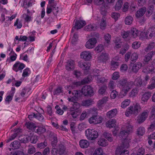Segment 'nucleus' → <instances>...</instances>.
<instances>
[{"label": "nucleus", "mask_w": 155, "mask_h": 155, "mask_svg": "<svg viewBox=\"0 0 155 155\" xmlns=\"http://www.w3.org/2000/svg\"><path fill=\"white\" fill-rule=\"evenodd\" d=\"M65 150L64 147L62 145H60L57 150L58 153L60 155L64 154Z\"/></svg>", "instance_id": "obj_36"}, {"label": "nucleus", "mask_w": 155, "mask_h": 155, "mask_svg": "<svg viewBox=\"0 0 155 155\" xmlns=\"http://www.w3.org/2000/svg\"><path fill=\"white\" fill-rule=\"evenodd\" d=\"M141 110V108L139 104L137 103L134 107L130 106L126 110L125 115L129 116L133 114L137 115Z\"/></svg>", "instance_id": "obj_2"}, {"label": "nucleus", "mask_w": 155, "mask_h": 155, "mask_svg": "<svg viewBox=\"0 0 155 155\" xmlns=\"http://www.w3.org/2000/svg\"><path fill=\"white\" fill-rule=\"evenodd\" d=\"M137 132L139 136H142L145 132V128L143 127H140L137 129Z\"/></svg>", "instance_id": "obj_34"}, {"label": "nucleus", "mask_w": 155, "mask_h": 155, "mask_svg": "<svg viewBox=\"0 0 155 155\" xmlns=\"http://www.w3.org/2000/svg\"><path fill=\"white\" fill-rule=\"evenodd\" d=\"M89 143L86 140H82L79 142V145L82 148H87L89 145Z\"/></svg>", "instance_id": "obj_25"}, {"label": "nucleus", "mask_w": 155, "mask_h": 155, "mask_svg": "<svg viewBox=\"0 0 155 155\" xmlns=\"http://www.w3.org/2000/svg\"><path fill=\"white\" fill-rule=\"evenodd\" d=\"M107 88V87L106 86H102L98 91L99 93L101 94H103L105 92Z\"/></svg>", "instance_id": "obj_58"}, {"label": "nucleus", "mask_w": 155, "mask_h": 155, "mask_svg": "<svg viewBox=\"0 0 155 155\" xmlns=\"http://www.w3.org/2000/svg\"><path fill=\"white\" fill-rule=\"evenodd\" d=\"M116 84L115 82L112 81H110L109 83L108 87L109 89H114L115 87Z\"/></svg>", "instance_id": "obj_60"}, {"label": "nucleus", "mask_w": 155, "mask_h": 155, "mask_svg": "<svg viewBox=\"0 0 155 155\" xmlns=\"http://www.w3.org/2000/svg\"><path fill=\"white\" fill-rule=\"evenodd\" d=\"M81 56L82 58L84 59L85 61H89L91 58V53L87 51L82 52L81 54Z\"/></svg>", "instance_id": "obj_11"}, {"label": "nucleus", "mask_w": 155, "mask_h": 155, "mask_svg": "<svg viewBox=\"0 0 155 155\" xmlns=\"http://www.w3.org/2000/svg\"><path fill=\"white\" fill-rule=\"evenodd\" d=\"M129 133L127 130H123L120 132V136L122 137L123 140H125L126 139Z\"/></svg>", "instance_id": "obj_37"}, {"label": "nucleus", "mask_w": 155, "mask_h": 155, "mask_svg": "<svg viewBox=\"0 0 155 155\" xmlns=\"http://www.w3.org/2000/svg\"><path fill=\"white\" fill-rule=\"evenodd\" d=\"M130 36L134 38H136L138 35V31L135 28L132 29L130 32Z\"/></svg>", "instance_id": "obj_28"}, {"label": "nucleus", "mask_w": 155, "mask_h": 155, "mask_svg": "<svg viewBox=\"0 0 155 155\" xmlns=\"http://www.w3.org/2000/svg\"><path fill=\"white\" fill-rule=\"evenodd\" d=\"M129 145L128 143L126 142L125 141L123 143V145L120 147L117 150H118L120 153V155H129V151L127 150H121V148L123 147L124 148H126L128 147Z\"/></svg>", "instance_id": "obj_7"}, {"label": "nucleus", "mask_w": 155, "mask_h": 155, "mask_svg": "<svg viewBox=\"0 0 155 155\" xmlns=\"http://www.w3.org/2000/svg\"><path fill=\"white\" fill-rule=\"evenodd\" d=\"M151 124L148 127V130L149 131H152L155 130V120H152Z\"/></svg>", "instance_id": "obj_51"}, {"label": "nucleus", "mask_w": 155, "mask_h": 155, "mask_svg": "<svg viewBox=\"0 0 155 155\" xmlns=\"http://www.w3.org/2000/svg\"><path fill=\"white\" fill-rule=\"evenodd\" d=\"M103 118L102 117L97 115V114L93 115L89 118V123L92 124H97L102 123Z\"/></svg>", "instance_id": "obj_4"}, {"label": "nucleus", "mask_w": 155, "mask_h": 155, "mask_svg": "<svg viewBox=\"0 0 155 155\" xmlns=\"http://www.w3.org/2000/svg\"><path fill=\"white\" fill-rule=\"evenodd\" d=\"M63 90L62 87L61 86L58 87L55 89L53 91V94L54 95H58L61 93H63Z\"/></svg>", "instance_id": "obj_31"}, {"label": "nucleus", "mask_w": 155, "mask_h": 155, "mask_svg": "<svg viewBox=\"0 0 155 155\" xmlns=\"http://www.w3.org/2000/svg\"><path fill=\"white\" fill-rule=\"evenodd\" d=\"M98 144L100 146L105 147L108 145V143L107 140L104 139L103 138L100 139L98 141Z\"/></svg>", "instance_id": "obj_33"}, {"label": "nucleus", "mask_w": 155, "mask_h": 155, "mask_svg": "<svg viewBox=\"0 0 155 155\" xmlns=\"http://www.w3.org/2000/svg\"><path fill=\"white\" fill-rule=\"evenodd\" d=\"M93 72L94 77L95 78V79L100 76L101 71L100 70L97 69H94L93 70Z\"/></svg>", "instance_id": "obj_46"}, {"label": "nucleus", "mask_w": 155, "mask_h": 155, "mask_svg": "<svg viewBox=\"0 0 155 155\" xmlns=\"http://www.w3.org/2000/svg\"><path fill=\"white\" fill-rule=\"evenodd\" d=\"M130 102V100L126 99L122 102L121 107L123 108H125L129 105Z\"/></svg>", "instance_id": "obj_40"}, {"label": "nucleus", "mask_w": 155, "mask_h": 155, "mask_svg": "<svg viewBox=\"0 0 155 155\" xmlns=\"http://www.w3.org/2000/svg\"><path fill=\"white\" fill-rule=\"evenodd\" d=\"M146 11V8L145 7H143L139 9L136 13V17L139 18L142 17L145 14Z\"/></svg>", "instance_id": "obj_18"}, {"label": "nucleus", "mask_w": 155, "mask_h": 155, "mask_svg": "<svg viewBox=\"0 0 155 155\" xmlns=\"http://www.w3.org/2000/svg\"><path fill=\"white\" fill-rule=\"evenodd\" d=\"M81 92L85 96H92L93 94V88L90 85H85L81 89Z\"/></svg>", "instance_id": "obj_5"}, {"label": "nucleus", "mask_w": 155, "mask_h": 155, "mask_svg": "<svg viewBox=\"0 0 155 155\" xmlns=\"http://www.w3.org/2000/svg\"><path fill=\"white\" fill-rule=\"evenodd\" d=\"M151 96V94L150 92H145L143 94L141 97V100L143 102L147 101L148 100Z\"/></svg>", "instance_id": "obj_20"}, {"label": "nucleus", "mask_w": 155, "mask_h": 155, "mask_svg": "<svg viewBox=\"0 0 155 155\" xmlns=\"http://www.w3.org/2000/svg\"><path fill=\"white\" fill-rule=\"evenodd\" d=\"M51 7L52 8V11L54 15H56L59 12L58 8L56 7V5H51Z\"/></svg>", "instance_id": "obj_53"}, {"label": "nucleus", "mask_w": 155, "mask_h": 155, "mask_svg": "<svg viewBox=\"0 0 155 155\" xmlns=\"http://www.w3.org/2000/svg\"><path fill=\"white\" fill-rule=\"evenodd\" d=\"M97 42L96 39L92 38L89 39L86 42L85 46L87 48L91 49L94 48Z\"/></svg>", "instance_id": "obj_8"}, {"label": "nucleus", "mask_w": 155, "mask_h": 155, "mask_svg": "<svg viewBox=\"0 0 155 155\" xmlns=\"http://www.w3.org/2000/svg\"><path fill=\"white\" fill-rule=\"evenodd\" d=\"M133 19L131 16H128L126 18L125 20V24L129 25L131 24L132 22Z\"/></svg>", "instance_id": "obj_49"}, {"label": "nucleus", "mask_w": 155, "mask_h": 155, "mask_svg": "<svg viewBox=\"0 0 155 155\" xmlns=\"http://www.w3.org/2000/svg\"><path fill=\"white\" fill-rule=\"evenodd\" d=\"M149 111L148 110H144L138 117L137 120L138 123L141 124L143 122L147 117Z\"/></svg>", "instance_id": "obj_6"}, {"label": "nucleus", "mask_w": 155, "mask_h": 155, "mask_svg": "<svg viewBox=\"0 0 155 155\" xmlns=\"http://www.w3.org/2000/svg\"><path fill=\"white\" fill-rule=\"evenodd\" d=\"M138 92V89L136 87L134 88L129 93V96L133 97H135L137 95Z\"/></svg>", "instance_id": "obj_29"}, {"label": "nucleus", "mask_w": 155, "mask_h": 155, "mask_svg": "<svg viewBox=\"0 0 155 155\" xmlns=\"http://www.w3.org/2000/svg\"><path fill=\"white\" fill-rule=\"evenodd\" d=\"M10 154H12V155H25L23 152L20 150H17L14 152H11Z\"/></svg>", "instance_id": "obj_62"}, {"label": "nucleus", "mask_w": 155, "mask_h": 155, "mask_svg": "<svg viewBox=\"0 0 155 155\" xmlns=\"http://www.w3.org/2000/svg\"><path fill=\"white\" fill-rule=\"evenodd\" d=\"M142 64L140 62H137L133 65L132 71L135 73L137 72L141 67Z\"/></svg>", "instance_id": "obj_23"}, {"label": "nucleus", "mask_w": 155, "mask_h": 155, "mask_svg": "<svg viewBox=\"0 0 155 155\" xmlns=\"http://www.w3.org/2000/svg\"><path fill=\"white\" fill-rule=\"evenodd\" d=\"M103 135L110 142L113 141V138L111 134L108 132H105L103 134Z\"/></svg>", "instance_id": "obj_35"}, {"label": "nucleus", "mask_w": 155, "mask_h": 155, "mask_svg": "<svg viewBox=\"0 0 155 155\" xmlns=\"http://www.w3.org/2000/svg\"><path fill=\"white\" fill-rule=\"evenodd\" d=\"M144 149L141 147L138 150L137 155H144Z\"/></svg>", "instance_id": "obj_64"}, {"label": "nucleus", "mask_w": 155, "mask_h": 155, "mask_svg": "<svg viewBox=\"0 0 155 155\" xmlns=\"http://www.w3.org/2000/svg\"><path fill=\"white\" fill-rule=\"evenodd\" d=\"M134 83V85H135L136 86L141 87L142 84V79L138 77L136 79Z\"/></svg>", "instance_id": "obj_32"}, {"label": "nucleus", "mask_w": 155, "mask_h": 155, "mask_svg": "<svg viewBox=\"0 0 155 155\" xmlns=\"http://www.w3.org/2000/svg\"><path fill=\"white\" fill-rule=\"evenodd\" d=\"M97 83H101L103 84L107 81V80L105 79L104 77H99L96 78Z\"/></svg>", "instance_id": "obj_48"}, {"label": "nucleus", "mask_w": 155, "mask_h": 155, "mask_svg": "<svg viewBox=\"0 0 155 155\" xmlns=\"http://www.w3.org/2000/svg\"><path fill=\"white\" fill-rule=\"evenodd\" d=\"M155 54V51H152L146 55L144 58V61L146 62L149 61L153 55Z\"/></svg>", "instance_id": "obj_21"}, {"label": "nucleus", "mask_w": 155, "mask_h": 155, "mask_svg": "<svg viewBox=\"0 0 155 155\" xmlns=\"http://www.w3.org/2000/svg\"><path fill=\"white\" fill-rule=\"evenodd\" d=\"M25 65L23 63L17 61L14 64L12 69L16 72H17L18 70H21H21L25 67Z\"/></svg>", "instance_id": "obj_9"}, {"label": "nucleus", "mask_w": 155, "mask_h": 155, "mask_svg": "<svg viewBox=\"0 0 155 155\" xmlns=\"http://www.w3.org/2000/svg\"><path fill=\"white\" fill-rule=\"evenodd\" d=\"M29 139L31 143H35L38 140V137L37 136L32 135L31 137H29Z\"/></svg>", "instance_id": "obj_54"}, {"label": "nucleus", "mask_w": 155, "mask_h": 155, "mask_svg": "<svg viewBox=\"0 0 155 155\" xmlns=\"http://www.w3.org/2000/svg\"><path fill=\"white\" fill-rule=\"evenodd\" d=\"M151 30V28H149L146 32L145 36L147 38H150L154 35L155 32L154 31H152Z\"/></svg>", "instance_id": "obj_27"}, {"label": "nucleus", "mask_w": 155, "mask_h": 155, "mask_svg": "<svg viewBox=\"0 0 155 155\" xmlns=\"http://www.w3.org/2000/svg\"><path fill=\"white\" fill-rule=\"evenodd\" d=\"M108 55L106 53H102L99 57V59L102 61H104L107 59Z\"/></svg>", "instance_id": "obj_38"}, {"label": "nucleus", "mask_w": 155, "mask_h": 155, "mask_svg": "<svg viewBox=\"0 0 155 155\" xmlns=\"http://www.w3.org/2000/svg\"><path fill=\"white\" fill-rule=\"evenodd\" d=\"M119 87L124 94L126 95L134 86V82L128 81L127 79L122 78L118 81Z\"/></svg>", "instance_id": "obj_1"}, {"label": "nucleus", "mask_w": 155, "mask_h": 155, "mask_svg": "<svg viewBox=\"0 0 155 155\" xmlns=\"http://www.w3.org/2000/svg\"><path fill=\"white\" fill-rule=\"evenodd\" d=\"M47 144L46 142L41 143L37 144V146L38 148L40 149L44 148L47 146Z\"/></svg>", "instance_id": "obj_57"}, {"label": "nucleus", "mask_w": 155, "mask_h": 155, "mask_svg": "<svg viewBox=\"0 0 155 155\" xmlns=\"http://www.w3.org/2000/svg\"><path fill=\"white\" fill-rule=\"evenodd\" d=\"M149 4L147 12L149 14H151L154 10L153 5H155V0H150L149 1Z\"/></svg>", "instance_id": "obj_15"}, {"label": "nucleus", "mask_w": 155, "mask_h": 155, "mask_svg": "<svg viewBox=\"0 0 155 155\" xmlns=\"http://www.w3.org/2000/svg\"><path fill=\"white\" fill-rule=\"evenodd\" d=\"M138 57V54L136 53H133L131 56V63L133 64L134 62H135V61L137 59Z\"/></svg>", "instance_id": "obj_43"}, {"label": "nucleus", "mask_w": 155, "mask_h": 155, "mask_svg": "<svg viewBox=\"0 0 155 155\" xmlns=\"http://www.w3.org/2000/svg\"><path fill=\"white\" fill-rule=\"evenodd\" d=\"M46 131V129L45 126H42L40 127L36 126L35 128L34 131L36 133L39 134H41L45 132Z\"/></svg>", "instance_id": "obj_17"}, {"label": "nucleus", "mask_w": 155, "mask_h": 155, "mask_svg": "<svg viewBox=\"0 0 155 155\" xmlns=\"http://www.w3.org/2000/svg\"><path fill=\"white\" fill-rule=\"evenodd\" d=\"M117 113V110L116 109H113L107 113V117L111 118L114 117Z\"/></svg>", "instance_id": "obj_19"}, {"label": "nucleus", "mask_w": 155, "mask_h": 155, "mask_svg": "<svg viewBox=\"0 0 155 155\" xmlns=\"http://www.w3.org/2000/svg\"><path fill=\"white\" fill-rule=\"evenodd\" d=\"M84 29V30L87 31H91L95 30L96 28L92 25H89L86 26Z\"/></svg>", "instance_id": "obj_39"}, {"label": "nucleus", "mask_w": 155, "mask_h": 155, "mask_svg": "<svg viewBox=\"0 0 155 155\" xmlns=\"http://www.w3.org/2000/svg\"><path fill=\"white\" fill-rule=\"evenodd\" d=\"M68 100L69 101H71L73 102L72 104V107L70 108V110L71 111H73L74 110H77L80 107V104L76 102L77 99H74V98L71 97V98H68Z\"/></svg>", "instance_id": "obj_10"}, {"label": "nucleus", "mask_w": 155, "mask_h": 155, "mask_svg": "<svg viewBox=\"0 0 155 155\" xmlns=\"http://www.w3.org/2000/svg\"><path fill=\"white\" fill-rule=\"evenodd\" d=\"M93 101L91 99H88L82 101L81 105L83 106L88 107L93 103Z\"/></svg>", "instance_id": "obj_26"}, {"label": "nucleus", "mask_w": 155, "mask_h": 155, "mask_svg": "<svg viewBox=\"0 0 155 155\" xmlns=\"http://www.w3.org/2000/svg\"><path fill=\"white\" fill-rule=\"evenodd\" d=\"M111 68L113 70L116 69L119 65V63L118 62L112 61L111 62Z\"/></svg>", "instance_id": "obj_50"}, {"label": "nucleus", "mask_w": 155, "mask_h": 155, "mask_svg": "<svg viewBox=\"0 0 155 155\" xmlns=\"http://www.w3.org/2000/svg\"><path fill=\"white\" fill-rule=\"evenodd\" d=\"M86 24L85 21L81 20L76 21L75 23L74 28H76L78 30L83 27Z\"/></svg>", "instance_id": "obj_13"}, {"label": "nucleus", "mask_w": 155, "mask_h": 155, "mask_svg": "<svg viewBox=\"0 0 155 155\" xmlns=\"http://www.w3.org/2000/svg\"><path fill=\"white\" fill-rule=\"evenodd\" d=\"M78 65L83 69L87 70L89 69L91 64L89 62H79L78 63Z\"/></svg>", "instance_id": "obj_16"}, {"label": "nucleus", "mask_w": 155, "mask_h": 155, "mask_svg": "<svg viewBox=\"0 0 155 155\" xmlns=\"http://www.w3.org/2000/svg\"><path fill=\"white\" fill-rule=\"evenodd\" d=\"M85 133L87 139L91 140H94L98 136V132L94 129H87L85 130Z\"/></svg>", "instance_id": "obj_3"}, {"label": "nucleus", "mask_w": 155, "mask_h": 155, "mask_svg": "<svg viewBox=\"0 0 155 155\" xmlns=\"http://www.w3.org/2000/svg\"><path fill=\"white\" fill-rule=\"evenodd\" d=\"M25 125L28 129L32 130H33L34 131L36 127L34 123L30 121L26 122L25 124Z\"/></svg>", "instance_id": "obj_24"}, {"label": "nucleus", "mask_w": 155, "mask_h": 155, "mask_svg": "<svg viewBox=\"0 0 155 155\" xmlns=\"http://www.w3.org/2000/svg\"><path fill=\"white\" fill-rule=\"evenodd\" d=\"M22 23L20 22H19V19H17L16 20L15 22L14 23V25L16 26L17 28H21L22 26Z\"/></svg>", "instance_id": "obj_56"}, {"label": "nucleus", "mask_w": 155, "mask_h": 155, "mask_svg": "<svg viewBox=\"0 0 155 155\" xmlns=\"http://www.w3.org/2000/svg\"><path fill=\"white\" fill-rule=\"evenodd\" d=\"M29 137L25 136L23 137V136H21L19 137V140L21 141V142L25 143L28 142L29 141Z\"/></svg>", "instance_id": "obj_41"}, {"label": "nucleus", "mask_w": 155, "mask_h": 155, "mask_svg": "<svg viewBox=\"0 0 155 155\" xmlns=\"http://www.w3.org/2000/svg\"><path fill=\"white\" fill-rule=\"evenodd\" d=\"M155 46V43L154 42H152L150 43L148 46L145 48V51L147 52L153 48Z\"/></svg>", "instance_id": "obj_44"}, {"label": "nucleus", "mask_w": 155, "mask_h": 155, "mask_svg": "<svg viewBox=\"0 0 155 155\" xmlns=\"http://www.w3.org/2000/svg\"><path fill=\"white\" fill-rule=\"evenodd\" d=\"M108 97H104L102 98L98 101L97 103L98 105L99 106H101L103 104L106 103L108 101Z\"/></svg>", "instance_id": "obj_30"}, {"label": "nucleus", "mask_w": 155, "mask_h": 155, "mask_svg": "<svg viewBox=\"0 0 155 155\" xmlns=\"http://www.w3.org/2000/svg\"><path fill=\"white\" fill-rule=\"evenodd\" d=\"M120 16V14L116 12H114L111 14V17L115 21L117 20Z\"/></svg>", "instance_id": "obj_59"}, {"label": "nucleus", "mask_w": 155, "mask_h": 155, "mask_svg": "<svg viewBox=\"0 0 155 155\" xmlns=\"http://www.w3.org/2000/svg\"><path fill=\"white\" fill-rule=\"evenodd\" d=\"M10 146L13 150L17 149L20 147V144L18 141L15 140L11 143Z\"/></svg>", "instance_id": "obj_22"}, {"label": "nucleus", "mask_w": 155, "mask_h": 155, "mask_svg": "<svg viewBox=\"0 0 155 155\" xmlns=\"http://www.w3.org/2000/svg\"><path fill=\"white\" fill-rule=\"evenodd\" d=\"M102 150L100 148L97 149L95 151L93 155H102Z\"/></svg>", "instance_id": "obj_61"}, {"label": "nucleus", "mask_w": 155, "mask_h": 155, "mask_svg": "<svg viewBox=\"0 0 155 155\" xmlns=\"http://www.w3.org/2000/svg\"><path fill=\"white\" fill-rule=\"evenodd\" d=\"M151 115L150 116V120H155V107H153L150 112Z\"/></svg>", "instance_id": "obj_47"}, {"label": "nucleus", "mask_w": 155, "mask_h": 155, "mask_svg": "<svg viewBox=\"0 0 155 155\" xmlns=\"http://www.w3.org/2000/svg\"><path fill=\"white\" fill-rule=\"evenodd\" d=\"M36 151L35 148L32 145H29L28 146V153L30 154H32L35 153Z\"/></svg>", "instance_id": "obj_45"}, {"label": "nucleus", "mask_w": 155, "mask_h": 155, "mask_svg": "<svg viewBox=\"0 0 155 155\" xmlns=\"http://www.w3.org/2000/svg\"><path fill=\"white\" fill-rule=\"evenodd\" d=\"M117 122L115 119H111L109 120L106 123V126L109 128L115 127L116 126Z\"/></svg>", "instance_id": "obj_12"}, {"label": "nucleus", "mask_w": 155, "mask_h": 155, "mask_svg": "<svg viewBox=\"0 0 155 155\" xmlns=\"http://www.w3.org/2000/svg\"><path fill=\"white\" fill-rule=\"evenodd\" d=\"M155 88V79L152 80L150 84L149 85L147 88L150 89H153Z\"/></svg>", "instance_id": "obj_63"}, {"label": "nucleus", "mask_w": 155, "mask_h": 155, "mask_svg": "<svg viewBox=\"0 0 155 155\" xmlns=\"http://www.w3.org/2000/svg\"><path fill=\"white\" fill-rule=\"evenodd\" d=\"M66 68L67 70L68 71L74 69V61L72 60H68L67 62Z\"/></svg>", "instance_id": "obj_14"}, {"label": "nucleus", "mask_w": 155, "mask_h": 155, "mask_svg": "<svg viewBox=\"0 0 155 155\" xmlns=\"http://www.w3.org/2000/svg\"><path fill=\"white\" fill-rule=\"evenodd\" d=\"M73 95L71 97L74 98V99H78V97L80 96V91L78 90H73L72 92Z\"/></svg>", "instance_id": "obj_42"}, {"label": "nucleus", "mask_w": 155, "mask_h": 155, "mask_svg": "<svg viewBox=\"0 0 155 155\" xmlns=\"http://www.w3.org/2000/svg\"><path fill=\"white\" fill-rule=\"evenodd\" d=\"M30 69L29 68H27L25 69L24 71L22 74V77H25L28 76L29 74V72H30Z\"/></svg>", "instance_id": "obj_55"}, {"label": "nucleus", "mask_w": 155, "mask_h": 155, "mask_svg": "<svg viewBox=\"0 0 155 155\" xmlns=\"http://www.w3.org/2000/svg\"><path fill=\"white\" fill-rule=\"evenodd\" d=\"M35 118L41 122H44L45 121L44 117L40 113L35 114Z\"/></svg>", "instance_id": "obj_52"}]
</instances>
